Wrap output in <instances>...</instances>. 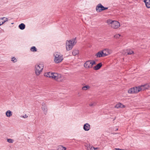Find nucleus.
Masks as SVG:
<instances>
[{"mask_svg": "<svg viewBox=\"0 0 150 150\" xmlns=\"http://www.w3.org/2000/svg\"><path fill=\"white\" fill-rule=\"evenodd\" d=\"M102 51V52H103L104 57L107 56L110 54L109 50L108 49H104Z\"/></svg>", "mask_w": 150, "mask_h": 150, "instance_id": "nucleus-12", "label": "nucleus"}, {"mask_svg": "<svg viewBox=\"0 0 150 150\" xmlns=\"http://www.w3.org/2000/svg\"><path fill=\"white\" fill-rule=\"evenodd\" d=\"M107 23L112 28L114 29H117L120 26V23L116 21L109 19L107 21Z\"/></svg>", "mask_w": 150, "mask_h": 150, "instance_id": "nucleus-2", "label": "nucleus"}, {"mask_svg": "<svg viewBox=\"0 0 150 150\" xmlns=\"http://www.w3.org/2000/svg\"><path fill=\"white\" fill-rule=\"evenodd\" d=\"M11 61L13 62H15L17 61V59L14 57H13L12 58Z\"/></svg>", "mask_w": 150, "mask_h": 150, "instance_id": "nucleus-30", "label": "nucleus"}, {"mask_svg": "<svg viewBox=\"0 0 150 150\" xmlns=\"http://www.w3.org/2000/svg\"><path fill=\"white\" fill-rule=\"evenodd\" d=\"M79 53L78 51V50H74L72 52L73 54L75 56L77 54Z\"/></svg>", "mask_w": 150, "mask_h": 150, "instance_id": "nucleus-27", "label": "nucleus"}, {"mask_svg": "<svg viewBox=\"0 0 150 150\" xmlns=\"http://www.w3.org/2000/svg\"><path fill=\"white\" fill-rule=\"evenodd\" d=\"M146 6L148 8H150V0H144Z\"/></svg>", "mask_w": 150, "mask_h": 150, "instance_id": "nucleus-15", "label": "nucleus"}, {"mask_svg": "<svg viewBox=\"0 0 150 150\" xmlns=\"http://www.w3.org/2000/svg\"><path fill=\"white\" fill-rule=\"evenodd\" d=\"M118 130V129H116V130Z\"/></svg>", "mask_w": 150, "mask_h": 150, "instance_id": "nucleus-33", "label": "nucleus"}, {"mask_svg": "<svg viewBox=\"0 0 150 150\" xmlns=\"http://www.w3.org/2000/svg\"><path fill=\"white\" fill-rule=\"evenodd\" d=\"M120 37H122V35L118 34H116L114 36V37L116 39H119Z\"/></svg>", "mask_w": 150, "mask_h": 150, "instance_id": "nucleus-23", "label": "nucleus"}, {"mask_svg": "<svg viewBox=\"0 0 150 150\" xmlns=\"http://www.w3.org/2000/svg\"><path fill=\"white\" fill-rule=\"evenodd\" d=\"M35 72L36 75H39L43 69L44 65L42 64H38L35 66Z\"/></svg>", "mask_w": 150, "mask_h": 150, "instance_id": "nucleus-5", "label": "nucleus"}, {"mask_svg": "<svg viewBox=\"0 0 150 150\" xmlns=\"http://www.w3.org/2000/svg\"><path fill=\"white\" fill-rule=\"evenodd\" d=\"M89 88V86L88 85H87L85 86H83L82 88V89L83 90L85 91L87 90Z\"/></svg>", "mask_w": 150, "mask_h": 150, "instance_id": "nucleus-25", "label": "nucleus"}, {"mask_svg": "<svg viewBox=\"0 0 150 150\" xmlns=\"http://www.w3.org/2000/svg\"><path fill=\"white\" fill-rule=\"evenodd\" d=\"M54 74H57V75H59V74L55 72H47L44 73V75H50V74L51 75H53Z\"/></svg>", "mask_w": 150, "mask_h": 150, "instance_id": "nucleus-21", "label": "nucleus"}, {"mask_svg": "<svg viewBox=\"0 0 150 150\" xmlns=\"http://www.w3.org/2000/svg\"><path fill=\"white\" fill-rule=\"evenodd\" d=\"M46 77L58 82H61L65 79L64 76H46Z\"/></svg>", "mask_w": 150, "mask_h": 150, "instance_id": "nucleus-4", "label": "nucleus"}, {"mask_svg": "<svg viewBox=\"0 0 150 150\" xmlns=\"http://www.w3.org/2000/svg\"><path fill=\"white\" fill-rule=\"evenodd\" d=\"M7 142L9 143H12L14 142V140L11 139H7Z\"/></svg>", "mask_w": 150, "mask_h": 150, "instance_id": "nucleus-28", "label": "nucleus"}, {"mask_svg": "<svg viewBox=\"0 0 150 150\" xmlns=\"http://www.w3.org/2000/svg\"><path fill=\"white\" fill-rule=\"evenodd\" d=\"M113 150H125L124 149H120L116 148L114 149Z\"/></svg>", "mask_w": 150, "mask_h": 150, "instance_id": "nucleus-32", "label": "nucleus"}, {"mask_svg": "<svg viewBox=\"0 0 150 150\" xmlns=\"http://www.w3.org/2000/svg\"><path fill=\"white\" fill-rule=\"evenodd\" d=\"M31 50L34 52L37 51V50L35 47L34 46L32 47L30 49Z\"/></svg>", "mask_w": 150, "mask_h": 150, "instance_id": "nucleus-26", "label": "nucleus"}, {"mask_svg": "<svg viewBox=\"0 0 150 150\" xmlns=\"http://www.w3.org/2000/svg\"><path fill=\"white\" fill-rule=\"evenodd\" d=\"M128 92L130 94L137 93L139 92L138 87L135 86L130 88Z\"/></svg>", "mask_w": 150, "mask_h": 150, "instance_id": "nucleus-8", "label": "nucleus"}, {"mask_svg": "<svg viewBox=\"0 0 150 150\" xmlns=\"http://www.w3.org/2000/svg\"><path fill=\"white\" fill-rule=\"evenodd\" d=\"M95 63L96 62L94 61L88 60L84 64V66L86 69L91 68Z\"/></svg>", "mask_w": 150, "mask_h": 150, "instance_id": "nucleus-7", "label": "nucleus"}, {"mask_svg": "<svg viewBox=\"0 0 150 150\" xmlns=\"http://www.w3.org/2000/svg\"><path fill=\"white\" fill-rule=\"evenodd\" d=\"M66 148L63 146H62L60 145L57 147V150H66Z\"/></svg>", "mask_w": 150, "mask_h": 150, "instance_id": "nucleus-20", "label": "nucleus"}, {"mask_svg": "<svg viewBox=\"0 0 150 150\" xmlns=\"http://www.w3.org/2000/svg\"><path fill=\"white\" fill-rule=\"evenodd\" d=\"M102 64L101 63H100L98 64L96 66L94 67L93 69L95 70H97L102 67Z\"/></svg>", "mask_w": 150, "mask_h": 150, "instance_id": "nucleus-16", "label": "nucleus"}, {"mask_svg": "<svg viewBox=\"0 0 150 150\" xmlns=\"http://www.w3.org/2000/svg\"><path fill=\"white\" fill-rule=\"evenodd\" d=\"M95 56H96L97 57H104L103 54V52H102V51L98 52L96 54Z\"/></svg>", "mask_w": 150, "mask_h": 150, "instance_id": "nucleus-17", "label": "nucleus"}, {"mask_svg": "<svg viewBox=\"0 0 150 150\" xmlns=\"http://www.w3.org/2000/svg\"><path fill=\"white\" fill-rule=\"evenodd\" d=\"M6 115L7 117H10L12 115V112L10 110H8L6 112Z\"/></svg>", "mask_w": 150, "mask_h": 150, "instance_id": "nucleus-19", "label": "nucleus"}, {"mask_svg": "<svg viewBox=\"0 0 150 150\" xmlns=\"http://www.w3.org/2000/svg\"><path fill=\"white\" fill-rule=\"evenodd\" d=\"M83 128L85 131H88L90 128V125L88 123H86L84 125Z\"/></svg>", "mask_w": 150, "mask_h": 150, "instance_id": "nucleus-14", "label": "nucleus"}, {"mask_svg": "<svg viewBox=\"0 0 150 150\" xmlns=\"http://www.w3.org/2000/svg\"><path fill=\"white\" fill-rule=\"evenodd\" d=\"M18 27L20 29L22 30L25 29V25L23 23H22L19 25Z\"/></svg>", "mask_w": 150, "mask_h": 150, "instance_id": "nucleus-22", "label": "nucleus"}, {"mask_svg": "<svg viewBox=\"0 0 150 150\" xmlns=\"http://www.w3.org/2000/svg\"><path fill=\"white\" fill-rule=\"evenodd\" d=\"M42 109L44 111L45 114H46L47 112V107L46 106H44L43 107H42Z\"/></svg>", "mask_w": 150, "mask_h": 150, "instance_id": "nucleus-24", "label": "nucleus"}, {"mask_svg": "<svg viewBox=\"0 0 150 150\" xmlns=\"http://www.w3.org/2000/svg\"><path fill=\"white\" fill-rule=\"evenodd\" d=\"M96 105V103H91L89 104V105L90 106H95Z\"/></svg>", "mask_w": 150, "mask_h": 150, "instance_id": "nucleus-29", "label": "nucleus"}, {"mask_svg": "<svg viewBox=\"0 0 150 150\" xmlns=\"http://www.w3.org/2000/svg\"><path fill=\"white\" fill-rule=\"evenodd\" d=\"M126 52L128 54H131L134 53L133 51L131 50H123L122 53L123 54L125 55Z\"/></svg>", "mask_w": 150, "mask_h": 150, "instance_id": "nucleus-10", "label": "nucleus"}, {"mask_svg": "<svg viewBox=\"0 0 150 150\" xmlns=\"http://www.w3.org/2000/svg\"><path fill=\"white\" fill-rule=\"evenodd\" d=\"M108 8H105L101 4H98L97 6H96V9L98 12H100L102 11L107 9Z\"/></svg>", "mask_w": 150, "mask_h": 150, "instance_id": "nucleus-9", "label": "nucleus"}, {"mask_svg": "<svg viewBox=\"0 0 150 150\" xmlns=\"http://www.w3.org/2000/svg\"><path fill=\"white\" fill-rule=\"evenodd\" d=\"M76 38L71 39L69 40H67L66 43V49L67 50L69 51L72 49L73 47L76 43Z\"/></svg>", "mask_w": 150, "mask_h": 150, "instance_id": "nucleus-1", "label": "nucleus"}, {"mask_svg": "<svg viewBox=\"0 0 150 150\" xmlns=\"http://www.w3.org/2000/svg\"><path fill=\"white\" fill-rule=\"evenodd\" d=\"M115 107L116 108H123L125 107V106L121 103H119L117 104Z\"/></svg>", "mask_w": 150, "mask_h": 150, "instance_id": "nucleus-13", "label": "nucleus"}, {"mask_svg": "<svg viewBox=\"0 0 150 150\" xmlns=\"http://www.w3.org/2000/svg\"><path fill=\"white\" fill-rule=\"evenodd\" d=\"M21 117H23L24 118H27L28 117V116L26 114H25L24 115H23V116H21Z\"/></svg>", "mask_w": 150, "mask_h": 150, "instance_id": "nucleus-31", "label": "nucleus"}, {"mask_svg": "<svg viewBox=\"0 0 150 150\" xmlns=\"http://www.w3.org/2000/svg\"><path fill=\"white\" fill-rule=\"evenodd\" d=\"M54 61L56 63L61 62L63 59L62 55L60 54L59 52H55L54 54Z\"/></svg>", "mask_w": 150, "mask_h": 150, "instance_id": "nucleus-3", "label": "nucleus"}, {"mask_svg": "<svg viewBox=\"0 0 150 150\" xmlns=\"http://www.w3.org/2000/svg\"><path fill=\"white\" fill-rule=\"evenodd\" d=\"M86 149L88 150H95V149L94 147L92 146H91L89 145H87L86 146ZM97 148H96V149H97Z\"/></svg>", "mask_w": 150, "mask_h": 150, "instance_id": "nucleus-18", "label": "nucleus"}, {"mask_svg": "<svg viewBox=\"0 0 150 150\" xmlns=\"http://www.w3.org/2000/svg\"><path fill=\"white\" fill-rule=\"evenodd\" d=\"M8 18H5V17H3L0 19V25L4 24L5 22L8 21Z\"/></svg>", "mask_w": 150, "mask_h": 150, "instance_id": "nucleus-11", "label": "nucleus"}, {"mask_svg": "<svg viewBox=\"0 0 150 150\" xmlns=\"http://www.w3.org/2000/svg\"><path fill=\"white\" fill-rule=\"evenodd\" d=\"M138 88L139 92L148 89L150 88V83L139 86Z\"/></svg>", "mask_w": 150, "mask_h": 150, "instance_id": "nucleus-6", "label": "nucleus"}]
</instances>
